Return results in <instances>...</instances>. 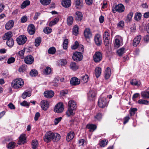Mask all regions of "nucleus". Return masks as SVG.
<instances>
[{
	"mask_svg": "<svg viewBox=\"0 0 149 149\" xmlns=\"http://www.w3.org/2000/svg\"><path fill=\"white\" fill-rule=\"evenodd\" d=\"M101 69L99 67L96 68L95 70V74L97 78H98L100 75Z\"/></svg>",
	"mask_w": 149,
	"mask_h": 149,
	"instance_id": "obj_31",
	"label": "nucleus"
},
{
	"mask_svg": "<svg viewBox=\"0 0 149 149\" xmlns=\"http://www.w3.org/2000/svg\"><path fill=\"white\" fill-rule=\"evenodd\" d=\"M13 21L12 20H10L6 24L5 28L6 30H9L13 27Z\"/></svg>",
	"mask_w": 149,
	"mask_h": 149,
	"instance_id": "obj_25",
	"label": "nucleus"
},
{
	"mask_svg": "<svg viewBox=\"0 0 149 149\" xmlns=\"http://www.w3.org/2000/svg\"><path fill=\"white\" fill-rule=\"evenodd\" d=\"M64 109L63 104L61 102H59L56 106L54 109V111L57 113H61L63 112Z\"/></svg>",
	"mask_w": 149,
	"mask_h": 149,
	"instance_id": "obj_4",
	"label": "nucleus"
},
{
	"mask_svg": "<svg viewBox=\"0 0 149 149\" xmlns=\"http://www.w3.org/2000/svg\"><path fill=\"white\" fill-rule=\"evenodd\" d=\"M95 91L94 90H90L88 94V98L90 100H93L95 96Z\"/></svg>",
	"mask_w": 149,
	"mask_h": 149,
	"instance_id": "obj_13",
	"label": "nucleus"
},
{
	"mask_svg": "<svg viewBox=\"0 0 149 149\" xmlns=\"http://www.w3.org/2000/svg\"><path fill=\"white\" fill-rule=\"evenodd\" d=\"M41 106L43 110H46L49 107V103L46 100H42L41 102Z\"/></svg>",
	"mask_w": 149,
	"mask_h": 149,
	"instance_id": "obj_10",
	"label": "nucleus"
},
{
	"mask_svg": "<svg viewBox=\"0 0 149 149\" xmlns=\"http://www.w3.org/2000/svg\"><path fill=\"white\" fill-rule=\"evenodd\" d=\"M73 18L72 16L68 17L67 19V24L69 25H71L73 23Z\"/></svg>",
	"mask_w": 149,
	"mask_h": 149,
	"instance_id": "obj_43",
	"label": "nucleus"
},
{
	"mask_svg": "<svg viewBox=\"0 0 149 149\" xmlns=\"http://www.w3.org/2000/svg\"><path fill=\"white\" fill-rule=\"evenodd\" d=\"M75 19L78 21H80L82 19L83 15L82 13L79 11H77L75 13Z\"/></svg>",
	"mask_w": 149,
	"mask_h": 149,
	"instance_id": "obj_20",
	"label": "nucleus"
},
{
	"mask_svg": "<svg viewBox=\"0 0 149 149\" xmlns=\"http://www.w3.org/2000/svg\"><path fill=\"white\" fill-rule=\"evenodd\" d=\"M68 106L69 108L74 109H76L77 107L76 102L73 100L69 101L68 103Z\"/></svg>",
	"mask_w": 149,
	"mask_h": 149,
	"instance_id": "obj_19",
	"label": "nucleus"
},
{
	"mask_svg": "<svg viewBox=\"0 0 149 149\" xmlns=\"http://www.w3.org/2000/svg\"><path fill=\"white\" fill-rule=\"evenodd\" d=\"M75 3L76 5L77 6L82 7L83 6V1L81 0H76Z\"/></svg>",
	"mask_w": 149,
	"mask_h": 149,
	"instance_id": "obj_50",
	"label": "nucleus"
},
{
	"mask_svg": "<svg viewBox=\"0 0 149 149\" xmlns=\"http://www.w3.org/2000/svg\"><path fill=\"white\" fill-rule=\"evenodd\" d=\"M31 144L32 148L33 149H36L38 146L37 140L36 139L32 140Z\"/></svg>",
	"mask_w": 149,
	"mask_h": 149,
	"instance_id": "obj_37",
	"label": "nucleus"
},
{
	"mask_svg": "<svg viewBox=\"0 0 149 149\" xmlns=\"http://www.w3.org/2000/svg\"><path fill=\"white\" fill-rule=\"evenodd\" d=\"M31 95V93L26 91L24 92L22 95V97L24 99H25L27 97H30Z\"/></svg>",
	"mask_w": 149,
	"mask_h": 149,
	"instance_id": "obj_40",
	"label": "nucleus"
},
{
	"mask_svg": "<svg viewBox=\"0 0 149 149\" xmlns=\"http://www.w3.org/2000/svg\"><path fill=\"white\" fill-rule=\"evenodd\" d=\"M131 111L130 112V113L131 116L134 115L135 113V112L137 111L136 108H131Z\"/></svg>",
	"mask_w": 149,
	"mask_h": 149,
	"instance_id": "obj_60",
	"label": "nucleus"
},
{
	"mask_svg": "<svg viewBox=\"0 0 149 149\" xmlns=\"http://www.w3.org/2000/svg\"><path fill=\"white\" fill-rule=\"evenodd\" d=\"M88 76L87 74H85L81 77V81L83 83H86L88 80Z\"/></svg>",
	"mask_w": 149,
	"mask_h": 149,
	"instance_id": "obj_34",
	"label": "nucleus"
},
{
	"mask_svg": "<svg viewBox=\"0 0 149 149\" xmlns=\"http://www.w3.org/2000/svg\"><path fill=\"white\" fill-rule=\"evenodd\" d=\"M118 27L123 28L124 26V22L123 21H121L118 24Z\"/></svg>",
	"mask_w": 149,
	"mask_h": 149,
	"instance_id": "obj_59",
	"label": "nucleus"
},
{
	"mask_svg": "<svg viewBox=\"0 0 149 149\" xmlns=\"http://www.w3.org/2000/svg\"><path fill=\"white\" fill-rule=\"evenodd\" d=\"M53 140L54 141H58L61 138L60 135L57 133H54L53 134Z\"/></svg>",
	"mask_w": 149,
	"mask_h": 149,
	"instance_id": "obj_33",
	"label": "nucleus"
},
{
	"mask_svg": "<svg viewBox=\"0 0 149 149\" xmlns=\"http://www.w3.org/2000/svg\"><path fill=\"white\" fill-rule=\"evenodd\" d=\"M94 41L95 44L98 46H100L102 44L101 37L99 34H97L94 37Z\"/></svg>",
	"mask_w": 149,
	"mask_h": 149,
	"instance_id": "obj_9",
	"label": "nucleus"
},
{
	"mask_svg": "<svg viewBox=\"0 0 149 149\" xmlns=\"http://www.w3.org/2000/svg\"><path fill=\"white\" fill-rule=\"evenodd\" d=\"M117 52L119 56H122L125 52V48L124 47H122L118 49L117 51Z\"/></svg>",
	"mask_w": 149,
	"mask_h": 149,
	"instance_id": "obj_41",
	"label": "nucleus"
},
{
	"mask_svg": "<svg viewBox=\"0 0 149 149\" xmlns=\"http://www.w3.org/2000/svg\"><path fill=\"white\" fill-rule=\"evenodd\" d=\"M38 71L35 69L32 70L30 72V75L32 77L36 76L38 74Z\"/></svg>",
	"mask_w": 149,
	"mask_h": 149,
	"instance_id": "obj_44",
	"label": "nucleus"
},
{
	"mask_svg": "<svg viewBox=\"0 0 149 149\" xmlns=\"http://www.w3.org/2000/svg\"><path fill=\"white\" fill-rule=\"evenodd\" d=\"M54 94V91H45L44 95L45 97L48 98L52 97Z\"/></svg>",
	"mask_w": 149,
	"mask_h": 149,
	"instance_id": "obj_14",
	"label": "nucleus"
},
{
	"mask_svg": "<svg viewBox=\"0 0 149 149\" xmlns=\"http://www.w3.org/2000/svg\"><path fill=\"white\" fill-rule=\"evenodd\" d=\"M103 39H110V34L108 31H105L103 34Z\"/></svg>",
	"mask_w": 149,
	"mask_h": 149,
	"instance_id": "obj_53",
	"label": "nucleus"
},
{
	"mask_svg": "<svg viewBox=\"0 0 149 149\" xmlns=\"http://www.w3.org/2000/svg\"><path fill=\"white\" fill-rule=\"evenodd\" d=\"M141 83L139 81L136 79H133L130 81V84L132 85L139 86L140 85Z\"/></svg>",
	"mask_w": 149,
	"mask_h": 149,
	"instance_id": "obj_35",
	"label": "nucleus"
},
{
	"mask_svg": "<svg viewBox=\"0 0 149 149\" xmlns=\"http://www.w3.org/2000/svg\"><path fill=\"white\" fill-rule=\"evenodd\" d=\"M30 4V2L29 1L26 0L24 1L21 6L22 8L23 9L29 6Z\"/></svg>",
	"mask_w": 149,
	"mask_h": 149,
	"instance_id": "obj_36",
	"label": "nucleus"
},
{
	"mask_svg": "<svg viewBox=\"0 0 149 149\" xmlns=\"http://www.w3.org/2000/svg\"><path fill=\"white\" fill-rule=\"evenodd\" d=\"M141 38V36L139 35L136 37L134 40L133 45L134 46H136L139 43Z\"/></svg>",
	"mask_w": 149,
	"mask_h": 149,
	"instance_id": "obj_18",
	"label": "nucleus"
},
{
	"mask_svg": "<svg viewBox=\"0 0 149 149\" xmlns=\"http://www.w3.org/2000/svg\"><path fill=\"white\" fill-rule=\"evenodd\" d=\"M92 34L89 28L86 29L84 32V35L85 38L86 39H89L92 36Z\"/></svg>",
	"mask_w": 149,
	"mask_h": 149,
	"instance_id": "obj_11",
	"label": "nucleus"
},
{
	"mask_svg": "<svg viewBox=\"0 0 149 149\" xmlns=\"http://www.w3.org/2000/svg\"><path fill=\"white\" fill-rule=\"evenodd\" d=\"M15 146V143L14 142H10L9 143L7 146V148L10 149L13 148Z\"/></svg>",
	"mask_w": 149,
	"mask_h": 149,
	"instance_id": "obj_49",
	"label": "nucleus"
},
{
	"mask_svg": "<svg viewBox=\"0 0 149 149\" xmlns=\"http://www.w3.org/2000/svg\"><path fill=\"white\" fill-rule=\"evenodd\" d=\"M71 3L70 0H62L61 4L65 8H68L70 6Z\"/></svg>",
	"mask_w": 149,
	"mask_h": 149,
	"instance_id": "obj_16",
	"label": "nucleus"
},
{
	"mask_svg": "<svg viewBox=\"0 0 149 149\" xmlns=\"http://www.w3.org/2000/svg\"><path fill=\"white\" fill-rule=\"evenodd\" d=\"M25 52V49L21 50L18 52V56L22 59L24 58V55Z\"/></svg>",
	"mask_w": 149,
	"mask_h": 149,
	"instance_id": "obj_54",
	"label": "nucleus"
},
{
	"mask_svg": "<svg viewBox=\"0 0 149 149\" xmlns=\"http://www.w3.org/2000/svg\"><path fill=\"white\" fill-rule=\"evenodd\" d=\"M51 2V0H40L41 3L43 5H49Z\"/></svg>",
	"mask_w": 149,
	"mask_h": 149,
	"instance_id": "obj_42",
	"label": "nucleus"
},
{
	"mask_svg": "<svg viewBox=\"0 0 149 149\" xmlns=\"http://www.w3.org/2000/svg\"><path fill=\"white\" fill-rule=\"evenodd\" d=\"M79 28L77 25H74L73 28L72 32L73 34L77 36L79 33Z\"/></svg>",
	"mask_w": 149,
	"mask_h": 149,
	"instance_id": "obj_32",
	"label": "nucleus"
},
{
	"mask_svg": "<svg viewBox=\"0 0 149 149\" xmlns=\"http://www.w3.org/2000/svg\"><path fill=\"white\" fill-rule=\"evenodd\" d=\"M141 96L143 98H149V92H143L141 93Z\"/></svg>",
	"mask_w": 149,
	"mask_h": 149,
	"instance_id": "obj_46",
	"label": "nucleus"
},
{
	"mask_svg": "<svg viewBox=\"0 0 149 149\" xmlns=\"http://www.w3.org/2000/svg\"><path fill=\"white\" fill-rule=\"evenodd\" d=\"M133 15V13L132 12H130L127 15L125 21L127 23L130 22Z\"/></svg>",
	"mask_w": 149,
	"mask_h": 149,
	"instance_id": "obj_27",
	"label": "nucleus"
},
{
	"mask_svg": "<svg viewBox=\"0 0 149 149\" xmlns=\"http://www.w3.org/2000/svg\"><path fill=\"white\" fill-rule=\"evenodd\" d=\"M75 109L68 108V109L66 113L67 117H69L71 116L74 115L75 114Z\"/></svg>",
	"mask_w": 149,
	"mask_h": 149,
	"instance_id": "obj_22",
	"label": "nucleus"
},
{
	"mask_svg": "<svg viewBox=\"0 0 149 149\" xmlns=\"http://www.w3.org/2000/svg\"><path fill=\"white\" fill-rule=\"evenodd\" d=\"M138 102L139 104H147L148 102L146 100L141 99L138 101Z\"/></svg>",
	"mask_w": 149,
	"mask_h": 149,
	"instance_id": "obj_57",
	"label": "nucleus"
},
{
	"mask_svg": "<svg viewBox=\"0 0 149 149\" xmlns=\"http://www.w3.org/2000/svg\"><path fill=\"white\" fill-rule=\"evenodd\" d=\"M41 41V38L40 37H38L36 38L35 41V44L36 46L38 47L40 44Z\"/></svg>",
	"mask_w": 149,
	"mask_h": 149,
	"instance_id": "obj_39",
	"label": "nucleus"
},
{
	"mask_svg": "<svg viewBox=\"0 0 149 149\" xmlns=\"http://www.w3.org/2000/svg\"><path fill=\"white\" fill-rule=\"evenodd\" d=\"M26 143V139L24 134L21 135L19 137V140L18 142L19 145L24 144Z\"/></svg>",
	"mask_w": 149,
	"mask_h": 149,
	"instance_id": "obj_21",
	"label": "nucleus"
},
{
	"mask_svg": "<svg viewBox=\"0 0 149 149\" xmlns=\"http://www.w3.org/2000/svg\"><path fill=\"white\" fill-rule=\"evenodd\" d=\"M120 37H116L115 40V47L118 48L120 46V42L119 38Z\"/></svg>",
	"mask_w": 149,
	"mask_h": 149,
	"instance_id": "obj_28",
	"label": "nucleus"
},
{
	"mask_svg": "<svg viewBox=\"0 0 149 149\" xmlns=\"http://www.w3.org/2000/svg\"><path fill=\"white\" fill-rule=\"evenodd\" d=\"M54 133L51 131L47 132L44 137V140L46 142L48 143L53 139Z\"/></svg>",
	"mask_w": 149,
	"mask_h": 149,
	"instance_id": "obj_2",
	"label": "nucleus"
},
{
	"mask_svg": "<svg viewBox=\"0 0 149 149\" xmlns=\"http://www.w3.org/2000/svg\"><path fill=\"white\" fill-rule=\"evenodd\" d=\"M15 59L14 58L11 57L8 59L7 61V63L8 64H10L14 62L15 61Z\"/></svg>",
	"mask_w": 149,
	"mask_h": 149,
	"instance_id": "obj_58",
	"label": "nucleus"
},
{
	"mask_svg": "<svg viewBox=\"0 0 149 149\" xmlns=\"http://www.w3.org/2000/svg\"><path fill=\"white\" fill-rule=\"evenodd\" d=\"M51 68L49 67H47L45 69L44 73L45 74H48L51 72Z\"/></svg>",
	"mask_w": 149,
	"mask_h": 149,
	"instance_id": "obj_56",
	"label": "nucleus"
},
{
	"mask_svg": "<svg viewBox=\"0 0 149 149\" xmlns=\"http://www.w3.org/2000/svg\"><path fill=\"white\" fill-rule=\"evenodd\" d=\"M43 31L45 33H49L52 32V29L51 28L49 27H46L44 28Z\"/></svg>",
	"mask_w": 149,
	"mask_h": 149,
	"instance_id": "obj_51",
	"label": "nucleus"
},
{
	"mask_svg": "<svg viewBox=\"0 0 149 149\" xmlns=\"http://www.w3.org/2000/svg\"><path fill=\"white\" fill-rule=\"evenodd\" d=\"M59 20V19L58 17L55 18L53 20L51 21L49 24V26H52L56 24Z\"/></svg>",
	"mask_w": 149,
	"mask_h": 149,
	"instance_id": "obj_38",
	"label": "nucleus"
},
{
	"mask_svg": "<svg viewBox=\"0 0 149 149\" xmlns=\"http://www.w3.org/2000/svg\"><path fill=\"white\" fill-rule=\"evenodd\" d=\"M105 78L106 79H109L110 77L111 74V72L110 68L109 67H107L105 70Z\"/></svg>",
	"mask_w": 149,
	"mask_h": 149,
	"instance_id": "obj_23",
	"label": "nucleus"
},
{
	"mask_svg": "<svg viewBox=\"0 0 149 149\" xmlns=\"http://www.w3.org/2000/svg\"><path fill=\"white\" fill-rule=\"evenodd\" d=\"M12 32H8L6 33L3 37L4 40H7L12 39Z\"/></svg>",
	"mask_w": 149,
	"mask_h": 149,
	"instance_id": "obj_26",
	"label": "nucleus"
},
{
	"mask_svg": "<svg viewBox=\"0 0 149 149\" xmlns=\"http://www.w3.org/2000/svg\"><path fill=\"white\" fill-rule=\"evenodd\" d=\"M141 14L140 13H136L134 16V19L136 20H139L141 18Z\"/></svg>",
	"mask_w": 149,
	"mask_h": 149,
	"instance_id": "obj_48",
	"label": "nucleus"
},
{
	"mask_svg": "<svg viewBox=\"0 0 149 149\" xmlns=\"http://www.w3.org/2000/svg\"><path fill=\"white\" fill-rule=\"evenodd\" d=\"M24 84L23 80L18 78L14 79L11 83L12 87L15 89H18L22 88Z\"/></svg>",
	"mask_w": 149,
	"mask_h": 149,
	"instance_id": "obj_1",
	"label": "nucleus"
},
{
	"mask_svg": "<svg viewBox=\"0 0 149 149\" xmlns=\"http://www.w3.org/2000/svg\"><path fill=\"white\" fill-rule=\"evenodd\" d=\"M83 56L81 52H76L74 53L73 56V59L76 61H81L83 58Z\"/></svg>",
	"mask_w": 149,
	"mask_h": 149,
	"instance_id": "obj_5",
	"label": "nucleus"
},
{
	"mask_svg": "<svg viewBox=\"0 0 149 149\" xmlns=\"http://www.w3.org/2000/svg\"><path fill=\"white\" fill-rule=\"evenodd\" d=\"M48 52L49 54H54L56 52V49L54 47H52L50 48L49 49Z\"/></svg>",
	"mask_w": 149,
	"mask_h": 149,
	"instance_id": "obj_47",
	"label": "nucleus"
},
{
	"mask_svg": "<svg viewBox=\"0 0 149 149\" xmlns=\"http://www.w3.org/2000/svg\"><path fill=\"white\" fill-rule=\"evenodd\" d=\"M78 45L79 43L78 42H75L74 44L71 47L72 49H76L78 47Z\"/></svg>",
	"mask_w": 149,
	"mask_h": 149,
	"instance_id": "obj_62",
	"label": "nucleus"
},
{
	"mask_svg": "<svg viewBox=\"0 0 149 149\" xmlns=\"http://www.w3.org/2000/svg\"><path fill=\"white\" fill-rule=\"evenodd\" d=\"M27 38L24 35L19 36L17 39V42L19 45H22L24 44L27 40Z\"/></svg>",
	"mask_w": 149,
	"mask_h": 149,
	"instance_id": "obj_6",
	"label": "nucleus"
},
{
	"mask_svg": "<svg viewBox=\"0 0 149 149\" xmlns=\"http://www.w3.org/2000/svg\"><path fill=\"white\" fill-rule=\"evenodd\" d=\"M102 58V54L99 52H96L93 56L94 61L96 63L99 62L101 61Z\"/></svg>",
	"mask_w": 149,
	"mask_h": 149,
	"instance_id": "obj_7",
	"label": "nucleus"
},
{
	"mask_svg": "<svg viewBox=\"0 0 149 149\" xmlns=\"http://www.w3.org/2000/svg\"><path fill=\"white\" fill-rule=\"evenodd\" d=\"M74 134L73 132H69L67 136L66 140L69 142L70 140L72 139L74 137Z\"/></svg>",
	"mask_w": 149,
	"mask_h": 149,
	"instance_id": "obj_30",
	"label": "nucleus"
},
{
	"mask_svg": "<svg viewBox=\"0 0 149 149\" xmlns=\"http://www.w3.org/2000/svg\"><path fill=\"white\" fill-rule=\"evenodd\" d=\"M62 119V118L61 117L55 118L54 120V124L55 125H57L61 121Z\"/></svg>",
	"mask_w": 149,
	"mask_h": 149,
	"instance_id": "obj_61",
	"label": "nucleus"
},
{
	"mask_svg": "<svg viewBox=\"0 0 149 149\" xmlns=\"http://www.w3.org/2000/svg\"><path fill=\"white\" fill-rule=\"evenodd\" d=\"M98 104L99 107L101 108L106 107L107 105V103L106 98L100 97L98 100Z\"/></svg>",
	"mask_w": 149,
	"mask_h": 149,
	"instance_id": "obj_3",
	"label": "nucleus"
},
{
	"mask_svg": "<svg viewBox=\"0 0 149 149\" xmlns=\"http://www.w3.org/2000/svg\"><path fill=\"white\" fill-rule=\"evenodd\" d=\"M70 68L73 70H76L79 68V66L74 62H71L70 64Z\"/></svg>",
	"mask_w": 149,
	"mask_h": 149,
	"instance_id": "obj_29",
	"label": "nucleus"
},
{
	"mask_svg": "<svg viewBox=\"0 0 149 149\" xmlns=\"http://www.w3.org/2000/svg\"><path fill=\"white\" fill-rule=\"evenodd\" d=\"M14 41L13 39H10L7 40L6 44L8 46L10 47H12L14 45Z\"/></svg>",
	"mask_w": 149,
	"mask_h": 149,
	"instance_id": "obj_45",
	"label": "nucleus"
},
{
	"mask_svg": "<svg viewBox=\"0 0 149 149\" xmlns=\"http://www.w3.org/2000/svg\"><path fill=\"white\" fill-rule=\"evenodd\" d=\"M102 118V115L100 113H99L95 116V120H100Z\"/></svg>",
	"mask_w": 149,
	"mask_h": 149,
	"instance_id": "obj_55",
	"label": "nucleus"
},
{
	"mask_svg": "<svg viewBox=\"0 0 149 149\" xmlns=\"http://www.w3.org/2000/svg\"><path fill=\"white\" fill-rule=\"evenodd\" d=\"M68 43V39H65L63 42V47L64 49H66L67 48V46Z\"/></svg>",
	"mask_w": 149,
	"mask_h": 149,
	"instance_id": "obj_52",
	"label": "nucleus"
},
{
	"mask_svg": "<svg viewBox=\"0 0 149 149\" xmlns=\"http://www.w3.org/2000/svg\"><path fill=\"white\" fill-rule=\"evenodd\" d=\"M115 10L119 13L123 12L125 10L124 6L121 4L117 5L115 7Z\"/></svg>",
	"mask_w": 149,
	"mask_h": 149,
	"instance_id": "obj_15",
	"label": "nucleus"
},
{
	"mask_svg": "<svg viewBox=\"0 0 149 149\" xmlns=\"http://www.w3.org/2000/svg\"><path fill=\"white\" fill-rule=\"evenodd\" d=\"M70 83L72 85H77L80 84V81L78 78L73 77L71 79Z\"/></svg>",
	"mask_w": 149,
	"mask_h": 149,
	"instance_id": "obj_17",
	"label": "nucleus"
},
{
	"mask_svg": "<svg viewBox=\"0 0 149 149\" xmlns=\"http://www.w3.org/2000/svg\"><path fill=\"white\" fill-rule=\"evenodd\" d=\"M144 41L147 43L149 41V35H147L145 36L143 38Z\"/></svg>",
	"mask_w": 149,
	"mask_h": 149,
	"instance_id": "obj_64",
	"label": "nucleus"
},
{
	"mask_svg": "<svg viewBox=\"0 0 149 149\" xmlns=\"http://www.w3.org/2000/svg\"><path fill=\"white\" fill-rule=\"evenodd\" d=\"M35 27L33 24H30L27 28V31L31 35L33 34L35 32Z\"/></svg>",
	"mask_w": 149,
	"mask_h": 149,
	"instance_id": "obj_12",
	"label": "nucleus"
},
{
	"mask_svg": "<svg viewBox=\"0 0 149 149\" xmlns=\"http://www.w3.org/2000/svg\"><path fill=\"white\" fill-rule=\"evenodd\" d=\"M21 105L24 106H26L29 107V103L25 101H24L20 103Z\"/></svg>",
	"mask_w": 149,
	"mask_h": 149,
	"instance_id": "obj_63",
	"label": "nucleus"
},
{
	"mask_svg": "<svg viewBox=\"0 0 149 149\" xmlns=\"http://www.w3.org/2000/svg\"><path fill=\"white\" fill-rule=\"evenodd\" d=\"M86 127L87 128L89 129L90 132H93L96 129L97 126L95 124H88L87 125Z\"/></svg>",
	"mask_w": 149,
	"mask_h": 149,
	"instance_id": "obj_24",
	"label": "nucleus"
},
{
	"mask_svg": "<svg viewBox=\"0 0 149 149\" xmlns=\"http://www.w3.org/2000/svg\"><path fill=\"white\" fill-rule=\"evenodd\" d=\"M34 61V58L31 55L27 56L24 58L25 63L28 64H31L33 63Z\"/></svg>",
	"mask_w": 149,
	"mask_h": 149,
	"instance_id": "obj_8",
	"label": "nucleus"
}]
</instances>
